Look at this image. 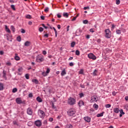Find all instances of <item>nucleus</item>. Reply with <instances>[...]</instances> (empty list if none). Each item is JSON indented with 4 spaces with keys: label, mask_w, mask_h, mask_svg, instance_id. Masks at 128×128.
Wrapping results in <instances>:
<instances>
[{
    "label": "nucleus",
    "mask_w": 128,
    "mask_h": 128,
    "mask_svg": "<svg viewBox=\"0 0 128 128\" xmlns=\"http://www.w3.org/2000/svg\"><path fill=\"white\" fill-rule=\"evenodd\" d=\"M90 10V7L89 6H87V7H84V10Z\"/></svg>",
    "instance_id": "5fc2aeb1"
},
{
    "label": "nucleus",
    "mask_w": 128,
    "mask_h": 128,
    "mask_svg": "<svg viewBox=\"0 0 128 128\" xmlns=\"http://www.w3.org/2000/svg\"><path fill=\"white\" fill-rule=\"evenodd\" d=\"M84 120L86 122H90V118L88 116L84 117Z\"/></svg>",
    "instance_id": "9b49d317"
},
{
    "label": "nucleus",
    "mask_w": 128,
    "mask_h": 128,
    "mask_svg": "<svg viewBox=\"0 0 128 128\" xmlns=\"http://www.w3.org/2000/svg\"><path fill=\"white\" fill-rule=\"evenodd\" d=\"M4 51L2 50L0 51V54H1V56H2V54H4Z\"/></svg>",
    "instance_id": "e2e57ef3"
},
{
    "label": "nucleus",
    "mask_w": 128,
    "mask_h": 128,
    "mask_svg": "<svg viewBox=\"0 0 128 128\" xmlns=\"http://www.w3.org/2000/svg\"><path fill=\"white\" fill-rule=\"evenodd\" d=\"M90 32H94V28H91L90 30Z\"/></svg>",
    "instance_id": "6e6d98bb"
},
{
    "label": "nucleus",
    "mask_w": 128,
    "mask_h": 128,
    "mask_svg": "<svg viewBox=\"0 0 128 128\" xmlns=\"http://www.w3.org/2000/svg\"><path fill=\"white\" fill-rule=\"evenodd\" d=\"M26 18L30 19L32 18V16H30V15H27L26 16Z\"/></svg>",
    "instance_id": "09e8293b"
},
{
    "label": "nucleus",
    "mask_w": 128,
    "mask_h": 128,
    "mask_svg": "<svg viewBox=\"0 0 128 128\" xmlns=\"http://www.w3.org/2000/svg\"><path fill=\"white\" fill-rule=\"evenodd\" d=\"M53 30L54 31L56 37V38L58 36V31H56V29L54 27H53Z\"/></svg>",
    "instance_id": "412c9836"
},
{
    "label": "nucleus",
    "mask_w": 128,
    "mask_h": 128,
    "mask_svg": "<svg viewBox=\"0 0 128 128\" xmlns=\"http://www.w3.org/2000/svg\"><path fill=\"white\" fill-rule=\"evenodd\" d=\"M80 50H76V56H80Z\"/></svg>",
    "instance_id": "473e14b6"
},
{
    "label": "nucleus",
    "mask_w": 128,
    "mask_h": 128,
    "mask_svg": "<svg viewBox=\"0 0 128 128\" xmlns=\"http://www.w3.org/2000/svg\"><path fill=\"white\" fill-rule=\"evenodd\" d=\"M88 56L89 58H90L91 60H96V56H94V54L92 53H90L88 54Z\"/></svg>",
    "instance_id": "423d86ee"
},
{
    "label": "nucleus",
    "mask_w": 128,
    "mask_h": 128,
    "mask_svg": "<svg viewBox=\"0 0 128 128\" xmlns=\"http://www.w3.org/2000/svg\"><path fill=\"white\" fill-rule=\"evenodd\" d=\"M98 97L96 96H92L91 97V102H98Z\"/></svg>",
    "instance_id": "6e6552de"
},
{
    "label": "nucleus",
    "mask_w": 128,
    "mask_h": 128,
    "mask_svg": "<svg viewBox=\"0 0 128 128\" xmlns=\"http://www.w3.org/2000/svg\"><path fill=\"white\" fill-rule=\"evenodd\" d=\"M120 4V0H116V4Z\"/></svg>",
    "instance_id": "a19ab883"
},
{
    "label": "nucleus",
    "mask_w": 128,
    "mask_h": 128,
    "mask_svg": "<svg viewBox=\"0 0 128 128\" xmlns=\"http://www.w3.org/2000/svg\"><path fill=\"white\" fill-rule=\"evenodd\" d=\"M32 82H34V84H38V81L36 79H34L32 80Z\"/></svg>",
    "instance_id": "b1692460"
},
{
    "label": "nucleus",
    "mask_w": 128,
    "mask_h": 128,
    "mask_svg": "<svg viewBox=\"0 0 128 128\" xmlns=\"http://www.w3.org/2000/svg\"><path fill=\"white\" fill-rule=\"evenodd\" d=\"M53 121H54V118H49V122H53Z\"/></svg>",
    "instance_id": "864d4df0"
},
{
    "label": "nucleus",
    "mask_w": 128,
    "mask_h": 128,
    "mask_svg": "<svg viewBox=\"0 0 128 128\" xmlns=\"http://www.w3.org/2000/svg\"><path fill=\"white\" fill-rule=\"evenodd\" d=\"M66 69H64L61 72V76H66Z\"/></svg>",
    "instance_id": "f8f14e48"
},
{
    "label": "nucleus",
    "mask_w": 128,
    "mask_h": 128,
    "mask_svg": "<svg viewBox=\"0 0 128 128\" xmlns=\"http://www.w3.org/2000/svg\"><path fill=\"white\" fill-rule=\"evenodd\" d=\"M52 108H54L55 110H56V106H54V103H52Z\"/></svg>",
    "instance_id": "7c9ffc66"
},
{
    "label": "nucleus",
    "mask_w": 128,
    "mask_h": 128,
    "mask_svg": "<svg viewBox=\"0 0 128 128\" xmlns=\"http://www.w3.org/2000/svg\"><path fill=\"white\" fill-rule=\"evenodd\" d=\"M124 98H125L126 102H128V96H125Z\"/></svg>",
    "instance_id": "0e129e2a"
},
{
    "label": "nucleus",
    "mask_w": 128,
    "mask_h": 128,
    "mask_svg": "<svg viewBox=\"0 0 128 128\" xmlns=\"http://www.w3.org/2000/svg\"><path fill=\"white\" fill-rule=\"evenodd\" d=\"M74 46H76V42H72L71 43V48H74Z\"/></svg>",
    "instance_id": "cd10ccee"
},
{
    "label": "nucleus",
    "mask_w": 128,
    "mask_h": 128,
    "mask_svg": "<svg viewBox=\"0 0 128 128\" xmlns=\"http://www.w3.org/2000/svg\"><path fill=\"white\" fill-rule=\"evenodd\" d=\"M4 90V84L0 83V90Z\"/></svg>",
    "instance_id": "5701e85b"
},
{
    "label": "nucleus",
    "mask_w": 128,
    "mask_h": 128,
    "mask_svg": "<svg viewBox=\"0 0 128 128\" xmlns=\"http://www.w3.org/2000/svg\"><path fill=\"white\" fill-rule=\"evenodd\" d=\"M88 23V20H84L83 21V24H86Z\"/></svg>",
    "instance_id": "4c0bfd02"
},
{
    "label": "nucleus",
    "mask_w": 128,
    "mask_h": 128,
    "mask_svg": "<svg viewBox=\"0 0 128 128\" xmlns=\"http://www.w3.org/2000/svg\"><path fill=\"white\" fill-rule=\"evenodd\" d=\"M44 31V28H42V27H40L39 28V32H43Z\"/></svg>",
    "instance_id": "ea45409f"
},
{
    "label": "nucleus",
    "mask_w": 128,
    "mask_h": 128,
    "mask_svg": "<svg viewBox=\"0 0 128 128\" xmlns=\"http://www.w3.org/2000/svg\"><path fill=\"white\" fill-rule=\"evenodd\" d=\"M27 114H29V116L32 115V109L30 108H29L27 109Z\"/></svg>",
    "instance_id": "0eeeda50"
},
{
    "label": "nucleus",
    "mask_w": 128,
    "mask_h": 128,
    "mask_svg": "<svg viewBox=\"0 0 128 128\" xmlns=\"http://www.w3.org/2000/svg\"><path fill=\"white\" fill-rule=\"evenodd\" d=\"M57 16L58 18H62V16L60 14H58Z\"/></svg>",
    "instance_id": "bf43d9fd"
},
{
    "label": "nucleus",
    "mask_w": 128,
    "mask_h": 128,
    "mask_svg": "<svg viewBox=\"0 0 128 128\" xmlns=\"http://www.w3.org/2000/svg\"><path fill=\"white\" fill-rule=\"evenodd\" d=\"M66 128H72V125L71 124H69L66 125Z\"/></svg>",
    "instance_id": "c756f323"
},
{
    "label": "nucleus",
    "mask_w": 128,
    "mask_h": 128,
    "mask_svg": "<svg viewBox=\"0 0 128 128\" xmlns=\"http://www.w3.org/2000/svg\"><path fill=\"white\" fill-rule=\"evenodd\" d=\"M11 8L13 10H16V7L14 6V4L11 5Z\"/></svg>",
    "instance_id": "f704fd0d"
},
{
    "label": "nucleus",
    "mask_w": 128,
    "mask_h": 128,
    "mask_svg": "<svg viewBox=\"0 0 128 128\" xmlns=\"http://www.w3.org/2000/svg\"><path fill=\"white\" fill-rule=\"evenodd\" d=\"M22 68H20L18 69V74H22Z\"/></svg>",
    "instance_id": "f3484780"
},
{
    "label": "nucleus",
    "mask_w": 128,
    "mask_h": 128,
    "mask_svg": "<svg viewBox=\"0 0 128 128\" xmlns=\"http://www.w3.org/2000/svg\"><path fill=\"white\" fill-rule=\"evenodd\" d=\"M11 30L13 32H16V28H14V26H10Z\"/></svg>",
    "instance_id": "4be33fe9"
},
{
    "label": "nucleus",
    "mask_w": 128,
    "mask_h": 128,
    "mask_svg": "<svg viewBox=\"0 0 128 128\" xmlns=\"http://www.w3.org/2000/svg\"><path fill=\"white\" fill-rule=\"evenodd\" d=\"M70 66H74V63L72 62H71L70 63Z\"/></svg>",
    "instance_id": "680f3d73"
},
{
    "label": "nucleus",
    "mask_w": 128,
    "mask_h": 128,
    "mask_svg": "<svg viewBox=\"0 0 128 128\" xmlns=\"http://www.w3.org/2000/svg\"><path fill=\"white\" fill-rule=\"evenodd\" d=\"M84 74V70H80V71L79 72V74Z\"/></svg>",
    "instance_id": "c03bdc74"
},
{
    "label": "nucleus",
    "mask_w": 128,
    "mask_h": 128,
    "mask_svg": "<svg viewBox=\"0 0 128 128\" xmlns=\"http://www.w3.org/2000/svg\"><path fill=\"white\" fill-rule=\"evenodd\" d=\"M120 114H124V111L122 110H120Z\"/></svg>",
    "instance_id": "a18cd8bd"
},
{
    "label": "nucleus",
    "mask_w": 128,
    "mask_h": 128,
    "mask_svg": "<svg viewBox=\"0 0 128 128\" xmlns=\"http://www.w3.org/2000/svg\"><path fill=\"white\" fill-rule=\"evenodd\" d=\"M80 98H82L84 96V93H80L79 94Z\"/></svg>",
    "instance_id": "de8ad7c7"
},
{
    "label": "nucleus",
    "mask_w": 128,
    "mask_h": 128,
    "mask_svg": "<svg viewBox=\"0 0 128 128\" xmlns=\"http://www.w3.org/2000/svg\"><path fill=\"white\" fill-rule=\"evenodd\" d=\"M38 114L41 118H44L46 116V114L42 110H39L38 111Z\"/></svg>",
    "instance_id": "39448f33"
},
{
    "label": "nucleus",
    "mask_w": 128,
    "mask_h": 128,
    "mask_svg": "<svg viewBox=\"0 0 128 128\" xmlns=\"http://www.w3.org/2000/svg\"><path fill=\"white\" fill-rule=\"evenodd\" d=\"M116 33L117 34H122V30H120V28L116 30Z\"/></svg>",
    "instance_id": "6ab92c4d"
},
{
    "label": "nucleus",
    "mask_w": 128,
    "mask_h": 128,
    "mask_svg": "<svg viewBox=\"0 0 128 128\" xmlns=\"http://www.w3.org/2000/svg\"><path fill=\"white\" fill-rule=\"evenodd\" d=\"M105 36L106 38H110V36H112V33L109 29H106L105 30Z\"/></svg>",
    "instance_id": "20e7f679"
},
{
    "label": "nucleus",
    "mask_w": 128,
    "mask_h": 128,
    "mask_svg": "<svg viewBox=\"0 0 128 128\" xmlns=\"http://www.w3.org/2000/svg\"><path fill=\"white\" fill-rule=\"evenodd\" d=\"M36 60L37 62H42L44 61V56L42 54H38L36 57Z\"/></svg>",
    "instance_id": "f03ea898"
},
{
    "label": "nucleus",
    "mask_w": 128,
    "mask_h": 128,
    "mask_svg": "<svg viewBox=\"0 0 128 128\" xmlns=\"http://www.w3.org/2000/svg\"><path fill=\"white\" fill-rule=\"evenodd\" d=\"M16 40L18 42H22V38H20V36H18L16 38Z\"/></svg>",
    "instance_id": "a878e982"
},
{
    "label": "nucleus",
    "mask_w": 128,
    "mask_h": 128,
    "mask_svg": "<svg viewBox=\"0 0 128 128\" xmlns=\"http://www.w3.org/2000/svg\"><path fill=\"white\" fill-rule=\"evenodd\" d=\"M120 30H121L122 32H126V30L124 28H120Z\"/></svg>",
    "instance_id": "58836bf2"
},
{
    "label": "nucleus",
    "mask_w": 128,
    "mask_h": 128,
    "mask_svg": "<svg viewBox=\"0 0 128 128\" xmlns=\"http://www.w3.org/2000/svg\"><path fill=\"white\" fill-rule=\"evenodd\" d=\"M36 100H37V102H42V98H40V97H37Z\"/></svg>",
    "instance_id": "aec40b11"
},
{
    "label": "nucleus",
    "mask_w": 128,
    "mask_h": 128,
    "mask_svg": "<svg viewBox=\"0 0 128 128\" xmlns=\"http://www.w3.org/2000/svg\"><path fill=\"white\" fill-rule=\"evenodd\" d=\"M98 72V70H95L93 72V76H96V74Z\"/></svg>",
    "instance_id": "72a5a7b5"
},
{
    "label": "nucleus",
    "mask_w": 128,
    "mask_h": 128,
    "mask_svg": "<svg viewBox=\"0 0 128 128\" xmlns=\"http://www.w3.org/2000/svg\"><path fill=\"white\" fill-rule=\"evenodd\" d=\"M16 102L18 104H22V98H16Z\"/></svg>",
    "instance_id": "9d476101"
},
{
    "label": "nucleus",
    "mask_w": 128,
    "mask_h": 128,
    "mask_svg": "<svg viewBox=\"0 0 128 128\" xmlns=\"http://www.w3.org/2000/svg\"><path fill=\"white\" fill-rule=\"evenodd\" d=\"M94 108H95V110H98V105L96 104H94L93 105Z\"/></svg>",
    "instance_id": "dca6fc26"
},
{
    "label": "nucleus",
    "mask_w": 128,
    "mask_h": 128,
    "mask_svg": "<svg viewBox=\"0 0 128 128\" xmlns=\"http://www.w3.org/2000/svg\"><path fill=\"white\" fill-rule=\"evenodd\" d=\"M111 106H112V105L110 104H107L105 105V108H110Z\"/></svg>",
    "instance_id": "c85d7f7f"
},
{
    "label": "nucleus",
    "mask_w": 128,
    "mask_h": 128,
    "mask_svg": "<svg viewBox=\"0 0 128 128\" xmlns=\"http://www.w3.org/2000/svg\"><path fill=\"white\" fill-rule=\"evenodd\" d=\"M48 10H49V8L48 7L46 8H45L44 9L45 12H48Z\"/></svg>",
    "instance_id": "8fccbe9b"
},
{
    "label": "nucleus",
    "mask_w": 128,
    "mask_h": 128,
    "mask_svg": "<svg viewBox=\"0 0 128 128\" xmlns=\"http://www.w3.org/2000/svg\"><path fill=\"white\" fill-rule=\"evenodd\" d=\"M35 124L36 126H42V121L38 120L35 122Z\"/></svg>",
    "instance_id": "1a4fd4ad"
},
{
    "label": "nucleus",
    "mask_w": 128,
    "mask_h": 128,
    "mask_svg": "<svg viewBox=\"0 0 128 128\" xmlns=\"http://www.w3.org/2000/svg\"><path fill=\"white\" fill-rule=\"evenodd\" d=\"M57 28L58 30H60V24L58 25Z\"/></svg>",
    "instance_id": "774afa93"
},
{
    "label": "nucleus",
    "mask_w": 128,
    "mask_h": 128,
    "mask_svg": "<svg viewBox=\"0 0 128 128\" xmlns=\"http://www.w3.org/2000/svg\"><path fill=\"white\" fill-rule=\"evenodd\" d=\"M18 92V89L16 88H13L12 92L14 93V92Z\"/></svg>",
    "instance_id": "c9c22d12"
},
{
    "label": "nucleus",
    "mask_w": 128,
    "mask_h": 128,
    "mask_svg": "<svg viewBox=\"0 0 128 128\" xmlns=\"http://www.w3.org/2000/svg\"><path fill=\"white\" fill-rule=\"evenodd\" d=\"M30 42H28V41H26L25 43H24V46H30Z\"/></svg>",
    "instance_id": "a211bd4d"
},
{
    "label": "nucleus",
    "mask_w": 128,
    "mask_h": 128,
    "mask_svg": "<svg viewBox=\"0 0 128 128\" xmlns=\"http://www.w3.org/2000/svg\"><path fill=\"white\" fill-rule=\"evenodd\" d=\"M79 106H82L84 104V102L82 100H80L78 103Z\"/></svg>",
    "instance_id": "ddd939ff"
},
{
    "label": "nucleus",
    "mask_w": 128,
    "mask_h": 128,
    "mask_svg": "<svg viewBox=\"0 0 128 128\" xmlns=\"http://www.w3.org/2000/svg\"><path fill=\"white\" fill-rule=\"evenodd\" d=\"M10 2V4H14V0H9Z\"/></svg>",
    "instance_id": "052dcab7"
},
{
    "label": "nucleus",
    "mask_w": 128,
    "mask_h": 128,
    "mask_svg": "<svg viewBox=\"0 0 128 128\" xmlns=\"http://www.w3.org/2000/svg\"><path fill=\"white\" fill-rule=\"evenodd\" d=\"M104 116V112H102L101 114H98L96 115L97 118H100V116Z\"/></svg>",
    "instance_id": "393cba45"
},
{
    "label": "nucleus",
    "mask_w": 128,
    "mask_h": 128,
    "mask_svg": "<svg viewBox=\"0 0 128 128\" xmlns=\"http://www.w3.org/2000/svg\"><path fill=\"white\" fill-rule=\"evenodd\" d=\"M14 124L16 125L18 124V123L16 122V121H13Z\"/></svg>",
    "instance_id": "338daca9"
},
{
    "label": "nucleus",
    "mask_w": 128,
    "mask_h": 128,
    "mask_svg": "<svg viewBox=\"0 0 128 128\" xmlns=\"http://www.w3.org/2000/svg\"><path fill=\"white\" fill-rule=\"evenodd\" d=\"M5 30L7 32H8V34H10V28L8 27V26H6V25L5 26Z\"/></svg>",
    "instance_id": "4468645a"
},
{
    "label": "nucleus",
    "mask_w": 128,
    "mask_h": 128,
    "mask_svg": "<svg viewBox=\"0 0 128 128\" xmlns=\"http://www.w3.org/2000/svg\"><path fill=\"white\" fill-rule=\"evenodd\" d=\"M25 76H26V80H28V78H30V76H29L28 74H26Z\"/></svg>",
    "instance_id": "49530a36"
},
{
    "label": "nucleus",
    "mask_w": 128,
    "mask_h": 128,
    "mask_svg": "<svg viewBox=\"0 0 128 128\" xmlns=\"http://www.w3.org/2000/svg\"><path fill=\"white\" fill-rule=\"evenodd\" d=\"M63 16H64L65 18H68V14L66 13V12H64L63 14Z\"/></svg>",
    "instance_id": "bb28decb"
},
{
    "label": "nucleus",
    "mask_w": 128,
    "mask_h": 128,
    "mask_svg": "<svg viewBox=\"0 0 128 128\" xmlns=\"http://www.w3.org/2000/svg\"><path fill=\"white\" fill-rule=\"evenodd\" d=\"M42 54L46 56V50H43L42 52Z\"/></svg>",
    "instance_id": "3c124183"
},
{
    "label": "nucleus",
    "mask_w": 128,
    "mask_h": 128,
    "mask_svg": "<svg viewBox=\"0 0 128 128\" xmlns=\"http://www.w3.org/2000/svg\"><path fill=\"white\" fill-rule=\"evenodd\" d=\"M78 18V16H74V18H73L72 19V22H74V20H76V18Z\"/></svg>",
    "instance_id": "603ef678"
},
{
    "label": "nucleus",
    "mask_w": 128,
    "mask_h": 128,
    "mask_svg": "<svg viewBox=\"0 0 128 128\" xmlns=\"http://www.w3.org/2000/svg\"><path fill=\"white\" fill-rule=\"evenodd\" d=\"M40 18H41V20H44V16H40Z\"/></svg>",
    "instance_id": "69168bd1"
},
{
    "label": "nucleus",
    "mask_w": 128,
    "mask_h": 128,
    "mask_svg": "<svg viewBox=\"0 0 128 128\" xmlns=\"http://www.w3.org/2000/svg\"><path fill=\"white\" fill-rule=\"evenodd\" d=\"M28 96H29V98H32V94L30 93V94H28Z\"/></svg>",
    "instance_id": "13d9d810"
},
{
    "label": "nucleus",
    "mask_w": 128,
    "mask_h": 128,
    "mask_svg": "<svg viewBox=\"0 0 128 128\" xmlns=\"http://www.w3.org/2000/svg\"><path fill=\"white\" fill-rule=\"evenodd\" d=\"M42 26H43V28H44L46 30L48 28V26H46V25H44V24H42Z\"/></svg>",
    "instance_id": "4d7b16f0"
},
{
    "label": "nucleus",
    "mask_w": 128,
    "mask_h": 128,
    "mask_svg": "<svg viewBox=\"0 0 128 128\" xmlns=\"http://www.w3.org/2000/svg\"><path fill=\"white\" fill-rule=\"evenodd\" d=\"M50 69L49 68H48L46 71V74H50Z\"/></svg>",
    "instance_id": "37998d69"
},
{
    "label": "nucleus",
    "mask_w": 128,
    "mask_h": 128,
    "mask_svg": "<svg viewBox=\"0 0 128 128\" xmlns=\"http://www.w3.org/2000/svg\"><path fill=\"white\" fill-rule=\"evenodd\" d=\"M114 112L116 113V114H118L119 110L118 108H116L114 109Z\"/></svg>",
    "instance_id": "2f4dec72"
},
{
    "label": "nucleus",
    "mask_w": 128,
    "mask_h": 128,
    "mask_svg": "<svg viewBox=\"0 0 128 128\" xmlns=\"http://www.w3.org/2000/svg\"><path fill=\"white\" fill-rule=\"evenodd\" d=\"M76 98H72V97H70L68 100V104L70 106H74V104H76Z\"/></svg>",
    "instance_id": "f257e3e1"
},
{
    "label": "nucleus",
    "mask_w": 128,
    "mask_h": 128,
    "mask_svg": "<svg viewBox=\"0 0 128 128\" xmlns=\"http://www.w3.org/2000/svg\"><path fill=\"white\" fill-rule=\"evenodd\" d=\"M6 65L8 66H12V63H10V62H8L6 63Z\"/></svg>",
    "instance_id": "79ce46f5"
},
{
    "label": "nucleus",
    "mask_w": 128,
    "mask_h": 128,
    "mask_svg": "<svg viewBox=\"0 0 128 128\" xmlns=\"http://www.w3.org/2000/svg\"><path fill=\"white\" fill-rule=\"evenodd\" d=\"M14 60H20V56H18V54H15Z\"/></svg>",
    "instance_id": "2eb2a0df"
},
{
    "label": "nucleus",
    "mask_w": 128,
    "mask_h": 128,
    "mask_svg": "<svg viewBox=\"0 0 128 128\" xmlns=\"http://www.w3.org/2000/svg\"><path fill=\"white\" fill-rule=\"evenodd\" d=\"M67 112L69 116H74L76 114V110L74 108H72L70 109Z\"/></svg>",
    "instance_id": "7ed1b4c3"
},
{
    "label": "nucleus",
    "mask_w": 128,
    "mask_h": 128,
    "mask_svg": "<svg viewBox=\"0 0 128 128\" xmlns=\"http://www.w3.org/2000/svg\"><path fill=\"white\" fill-rule=\"evenodd\" d=\"M20 32H22V34H26V30H24L23 28L21 29Z\"/></svg>",
    "instance_id": "e433bc0d"
}]
</instances>
